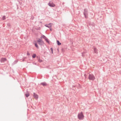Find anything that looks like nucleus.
<instances>
[{
  "label": "nucleus",
  "instance_id": "f257e3e1",
  "mask_svg": "<svg viewBox=\"0 0 121 121\" xmlns=\"http://www.w3.org/2000/svg\"><path fill=\"white\" fill-rule=\"evenodd\" d=\"M84 12L83 14L84 16L85 17L86 19L88 18V12L87 9H84L83 10Z\"/></svg>",
  "mask_w": 121,
  "mask_h": 121
},
{
  "label": "nucleus",
  "instance_id": "f03ea898",
  "mask_svg": "<svg viewBox=\"0 0 121 121\" xmlns=\"http://www.w3.org/2000/svg\"><path fill=\"white\" fill-rule=\"evenodd\" d=\"M78 118L79 120H82L84 117V116L82 112H81L80 113L78 114Z\"/></svg>",
  "mask_w": 121,
  "mask_h": 121
},
{
  "label": "nucleus",
  "instance_id": "7ed1b4c3",
  "mask_svg": "<svg viewBox=\"0 0 121 121\" xmlns=\"http://www.w3.org/2000/svg\"><path fill=\"white\" fill-rule=\"evenodd\" d=\"M88 78L90 80L94 81L95 79V78L93 74H89V75Z\"/></svg>",
  "mask_w": 121,
  "mask_h": 121
},
{
  "label": "nucleus",
  "instance_id": "20e7f679",
  "mask_svg": "<svg viewBox=\"0 0 121 121\" xmlns=\"http://www.w3.org/2000/svg\"><path fill=\"white\" fill-rule=\"evenodd\" d=\"M93 50L94 51V53H95L97 54L98 53V50L95 47H94L93 48Z\"/></svg>",
  "mask_w": 121,
  "mask_h": 121
},
{
  "label": "nucleus",
  "instance_id": "39448f33",
  "mask_svg": "<svg viewBox=\"0 0 121 121\" xmlns=\"http://www.w3.org/2000/svg\"><path fill=\"white\" fill-rule=\"evenodd\" d=\"M48 5L49 6L52 7H54L55 6V4L52 3H50V2L48 4Z\"/></svg>",
  "mask_w": 121,
  "mask_h": 121
},
{
  "label": "nucleus",
  "instance_id": "423d86ee",
  "mask_svg": "<svg viewBox=\"0 0 121 121\" xmlns=\"http://www.w3.org/2000/svg\"><path fill=\"white\" fill-rule=\"evenodd\" d=\"M7 60L5 58H2L0 59V62L1 63L4 62Z\"/></svg>",
  "mask_w": 121,
  "mask_h": 121
},
{
  "label": "nucleus",
  "instance_id": "0eeeda50",
  "mask_svg": "<svg viewBox=\"0 0 121 121\" xmlns=\"http://www.w3.org/2000/svg\"><path fill=\"white\" fill-rule=\"evenodd\" d=\"M33 96L34 98L36 99H37L38 98V95L35 93H33Z\"/></svg>",
  "mask_w": 121,
  "mask_h": 121
},
{
  "label": "nucleus",
  "instance_id": "6e6552de",
  "mask_svg": "<svg viewBox=\"0 0 121 121\" xmlns=\"http://www.w3.org/2000/svg\"><path fill=\"white\" fill-rule=\"evenodd\" d=\"M37 43L39 44L40 45V46H42L44 44V42L43 41H38V42H37Z\"/></svg>",
  "mask_w": 121,
  "mask_h": 121
},
{
  "label": "nucleus",
  "instance_id": "1a4fd4ad",
  "mask_svg": "<svg viewBox=\"0 0 121 121\" xmlns=\"http://www.w3.org/2000/svg\"><path fill=\"white\" fill-rule=\"evenodd\" d=\"M51 23H50L48 24H46L45 25V26L47 27H48V28H50V27H51L52 25H51Z\"/></svg>",
  "mask_w": 121,
  "mask_h": 121
},
{
  "label": "nucleus",
  "instance_id": "9d476101",
  "mask_svg": "<svg viewBox=\"0 0 121 121\" xmlns=\"http://www.w3.org/2000/svg\"><path fill=\"white\" fill-rule=\"evenodd\" d=\"M40 84L42 85L43 86H44L47 85V84L45 82H41L40 83Z\"/></svg>",
  "mask_w": 121,
  "mask_h": 121
},
{
  "label": "nucleus",
  "instance_id": "9b49d317",
  "mask_svg": "<svg viewBox=\"0 0 121 121\" xmlns=\"http://www.w3.org/2000/svg\"><path fill=\"white\" fill-rule=\"evenodd\" d=\"M56 42L58 45H60L61 44V43L59 42V41L58 40H57Z\"/></svg>",
  "mask_w": 121,
  "mask_h": 121
},
{
  "label": "nucleus",
  "instance_id": "f8f14e48",
  "mask_svg": "<svg viewBox=\"0 0 121 121\" xmlns=\"http://www.w3.org/2000/svg\"><path fill=\"white\" fill-rule=\"evenodd\" d=\"M45 39L46 42L48 43L49 44V43H50L48 39L47 38H46V39Z\"/></svg>",
  "mask_w": 121,
  "mask_h": 121
},
{
  "label": "nucleus",
  "instance_id": "ddd939ff",
  "mask_svg": "<svg viewBox=\"0 0 121 121\" xmlns=\"http://www.w3.org/2000/svg\"><path fill=\"white\" fill-rule=\"evenodd\" d=\"M35 47L37 48H39V46H38V45L37 44V43H35Z\"/></svg>",
  "mask_w": 121,
  "mask_h": 121
},
{
  "label": "nucleus",
  "instance_id": "4468645a",
  "mask_svg": "<svg viewBox=\"0 0 121 121\" xmlns=\"http://www.w3.org/2000/svg\"><path fill=\"white\" fill-rule=\"evenodd\" d=\"M25 95L26 97H28L29 96L30 94L29 93H28L27 94H25Z\"/></svg>",
  "mask_w": 121,
  "mask_h": 121
},
{
  "label": "nucleus",
  "instance_id": "2eb2a0df",
  "mask_svg": "<svg viewBox=\"0 0 121 121\" xmlns=\"http://www.w3.org/2000/svg\"><path fill=\"white\" fill-rule=\"evenodd\" d=\"M36 56V55L35 54H33L32 56V57L33 58H35Z\"/></svg>",
  "mask_w": 121,
  "mask_h": 121
},
{
  "label": "nucleus",
  "instance_id": "dca6fc26",
  "mask_svg": "<svg viewBox=\"0 0 121 121\" xmlns=\"http://www.w3.org/2000/svg\"><path fill=\"white\" fill-rule=\"evenodd\" d=\"M18 62V61L17 60H15L14 62H13V64H15L17 63Z\"/></svg>",
  "mask_w": 121,
  "mask_h": 121
},
{
  "label": "nucleus",
  "instance_id": "f3484780",
  "mask_svg": "<svg viewBox=\"0 0 121 121\" xmlns=\"http://www.w3.org/2000/svg\"><path fill=\"white\" fill-rule=\"evenodd\" d=\"M5 19V16H4L2 17V19L4 20Z\"/></svg>",
  "mask_w": 121,
  "mask_h": 121
},
{
  "label": "nucleus",
  "instance_id": "a211bd4d",
  "mask_svg": "<svg viewBox=\"0 0 121 121\" xmlns=\"http://www.w3.org/2000/svg\"><path fill=\"white\" fill-rule=\"evenodd\" d=\"M42 38L43 39H44L47 38V37L43 35V36H42Z\"/></svg>",
  "mask_w": 121,
  "mask_h": 121
},
{
  "label": "nucleus",
  "instance_id": "6ab92c4d",
  "mask_svg": "<svg viewBox=\"0 0 121 121\" xmlns=\"http://www.w3.org/2000/svg\"><path fill=\"white\" fill-rule=\"evenodd\" d=\"M51 50L52 53H53V49L52 48H51Z\"/></svg>",
  "mask_w": 121,
  "mask_h": 121
},
{
  "label": "nucleus",
  "instance_id": "aec40b11",
  "mask_svg": "<svg viewBox=\"0 0 121 121\" xmlns=\"http://www.w3.org/2000/svg\"><path fill=\"white\" fill-rule=\"evenodd\" d=\"M38 61L39 62H42V60H41L40 59H39L38 60Z\"/></svg>",
  "mask_w": 121,
  "mask_h": 121
},
{
  "label": "nucleus",
  "instance_id": "412c9836",
  "mask_svg": "<svg viewBox=\"0 0 121 121\" xmlns=\"http://www.w3.org/2000/svg\"><path fill=\"white\" fill-rule=\"evenodd\" d=\"M43 41V40H42L41 39H39L38 40H37V42H38V41Z\"/></svg>",
  "mask_w": 121,
  "mask_h": 121
},
{
  "label": "nucleus",
  "instance_id": "4be33fe9",
  "mask_svg": "<svg viewBox=\"0 0 121 121\" xmlns=\"http://www.w3.org/2000/svg\"><path fill=\"white\" fill-rule=\"evenodd\" d=\"M27 55L28 56H29L30 55V53L28 52H27Z\"/></svg>",
  "mask_w": 121,
  "mask_h": 121
},
{
  "label": "nucleus",
  "instance_id": "5701e85b",
  "mask_svg": "<svg viewBox=\"0 0 121 121\" xmlns=\"http://www.w3.org/2000/svg\"><path fill=\"white\" fill-rule=\"evenodd\" d=\"M84 52H82V56L83 57L84 56Z\"/></svg>",
  "mask_w": 121,
  "mask_h": 121
},
{
  "label": "nucleus",
  "instance_id": "b1692460",
  "mask_svg": "<svg viewBox=\"0 0 121 121\" xmlns=\"http://www.w3.org/2000/svg\"><path fill=\"white\" fill-rule=\"evenodd\" d=\"M7 25L9 26H10V24L9 23H8L7 24Z\"/></svg>",
  "mask_w": 121,
  "mask_h": 121
},
{
  "label": "nucleus",
  "instance_id": "393cba45",
  "mask_svg": "<svg viewBox=\"0 0 121 121\" xmlns=\"http://www.w3.org/2000/svg\"><path fill=\"white\" fill-rule=\"evenodd\" d=\"M50 28V30L51 31L52 30V28H51V27H50V28Z\"/></svg>",
  "mask_w": 121,
  "mask_h": 121
}]
</instances>
